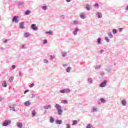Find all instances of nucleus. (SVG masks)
Returning a JSON list of instances; mask_svg holds the SVG:
<instances>
[{"mask_svg":"<svg viewBox=\"0 0 128 128\" xmlns=\"http://www.w3.org/2000/svg\"><path fill=\"white\" fill-rule=\"evenodd\" d=\"M55 108H56L58 110V114L59 116H61L62 114V106L60 105L56 104L55 105Z\"/></svg>","mask_w":128,"mask_h":128,"instance_id":"nucleus-1","label":"nucleus"},{"mask_svg":"<svg viewBox=\"0 0 128 128\" xmlns=\"http://www.w3.org/2000/svg\"><path fill=\"white\" fill-rule=\"evenodd\" d=\"M60 94H68L70 92V88H66L64 90H60Z\"/></svg>","mask_w":128,"mask_h":128,"instance_id":"nucleus-2","label":"nucleus"},{"mask_svg":"<svg viewBox=\"0 0 128 128\" xmlns=\"http://www.w3.org/2000/svg\"><path fill=\"white\" fill-rule=\"evenodd\" d=\"M11 122L10 120H5L4 122L2 123L3 126H8V124H10Z\"/></svg>","mask_w":128,"mask_h":128,"instance_id":"nucleus-3","label":"nucleus"},{"mask_svg":"<svg viewBox=\"0 0 128 128\" xmlns=\"http://www.w3.org/2000/svg\"><path fill=\"white\" fill-rule=\"evenodd\" d=\"M18 16H14L12 19V22H16V24H18Z\"/></svg>","mask_w":128,"mask_h":128,"instance_id":"nucleus-4","label":"nucleus"},{"mask_svg":"<svg viewBox=\"0 0 128 128\" xmlns=\"http://www.w3.org/2000/svg\"><path fill=\"white\" fill-rule=\"evenodd\" d=\"M106 80H104L103 82H101L100 84L99 85V86L100 88H104L106 86Z\"/></svg>","mask_w":128,"mask_h":128,"instance_id":"nucleus-5","label":"nucleus"},{"mask_svg":"<svg viewBox=\"0 0 128 128\" xmlns=\"http://www.w3.org/2000/svg\"><path fill=\"white\" fill-rule=\"evenodd\" d=\"M20 28H21V30H24L26 28L24 27V22H22L20 23Z\"/></svg>","mask_w":128,"mask_h":128,"instance_id":"nucleus-6","label":"nucleus"},{"mask_svg":"<svg viewBox=\"0 0 128 128\" xmlns=\"http://www.w3.org/2000/svg\"><path fill=\"white\" fill-rule=\"evenodd\" d=\"M31 28L33 30H38V28L36 26V24H32L31 25Z\"/></svg>","mask_w":128,"mask_h":128,"instance_id":"nucleus-7","label":"nucleus"},{"mask_svg":"<svg viewBox=\"0 0 128 128\" xmlns=\"http://www.w3.org/2000/svg\"><path fill=\"white\" fill-rule=\"evenodd\" d=\"M44 110H50L52 108V105H46L43 106Z\"/></svg>","mask_w":128,"mask_h":128,"instance_id":"nucleus-8","label":"nucleus"},{"mask_svg":"<svg viewBox=\"0 0 128 128\" xmlns=\"http://www.w3.org/2000/svg\"><path fill=\"white\" fill-rule=\"evenodd\" d=\"M78 30H80V29L76 28L73 32V34H74V36H76L78 34Z\"/></svg>","mask_w":128,"mask_h":128,"instance_id":"nucleus-9","label":"nucleus"},{"mask_svg":"<svg viewBox=\"0 0 128 128\" xmlns=\"http://www.w3.org/2000/svg\"><path fill=\"white\" fill-rule=\"evenodd\" d=\"M30 104H32V103L30 102V101H26L24 103L25 106H30Z\"/></svg>","mask_w":128,"mask_h":128,"instance_id":"nucleus-10","label":"nucleus"},{"mask_svg":"<svg viewBox=\"0 0 128 128\" xmlns=\"http://www.w3.org/2000/svg\"><path fill=\"white\" fill-rule=\"evenodd\" d=\"M98 112V108L96 107H93L91 112Z\"/></svg>","mask_w":128,"mask_h":128,"instance_id":"nucleus-11","label":"nucleus"},{"mask_svg":"<svg viewBox=\"0 0 128 128\" xmlns=\"http://www.w3.org/2000/svg\"><path fill=\"white\" fill-rule=\"evenodd\" d=\"M56 124H62V120H56Z\"/></svg>","mask_w":128,"mask_h":128,"instance_id":"nucleus-12","label":"nucleus"},{"mask_svg":"<svg viewBox=\"0 0 128 128\" xmlns=\"http://www.w3.org/2000/svg\"><path fill=\"white\" fill-rule=\"evenodd\" d=\"M96 16L98 18H102V13L98 12L96 14Z\"/></svg>","mask_w":128,"mask_h":128,"instance_id":"nucleus-13","label":"nucleus"},{"mask_svg":"<svg viewBox=\"0 0 128 128\" xmlns=\"http://www.w3.org/2000/svg\"><path fill=\"white\" fill-rule=\"evenodd\" d=\"M88 82L89 84H92V78H88Z\"/></svg>","mask_w":128,"mask_h":128,"instance_id":"nucleus-14","label":"nucleus"},{"mask_svg":"<svg viewBox=\"0 0 128 128\" xmlns=\"http://www.w3.org/2000/svg\"><path fill=\"white\" fill-rule=\"evenodd\" d=\"M53 33H54V32L52 31V30H50V31L46 32V34H49V36H52V34Z\"/></svg>","mask_w":128,"mask_h":128,"instance_id":"nucleus-15","label":"nucleus"},{"mask_svg":"<svg viewBox=\"0 0 128 128\" xmlns=\"http://www.w3.org/2000/svg\"><path fill=\"white\" fill-rule=\"evenodd\" d=\"M17 126L18 128H22V122H18L17 123Z\"/></svg>","mask_w":128,"mask_h":128,"instance_id":"nucleus-16","label":"nucleus"},{"mask_svg":"<svg viewBox=\"0 0 128 128\" xmlns=\"http://www.w3.org/2000/svg\"><path fill=\"white\" fill-rule=\"evenodd\" d=\"M121 104L124 106H126V100H122V102H121Z\"/></svg>","mask_w":128,"mask_h":128,"instance_id":"nucleus-17","label":"nucleus"},{"mask_svg":"<svg viewBox=\"0 0 128 128\" xmlns=\"http://www.w3.org/2000/svg\"><path fill=\"white\" fill-rule=\"evenodd\" d=\"M108 36L110 38H114V36L112 35V32H109L108 33Z\"/></svg>","mask_w":128,"mask_h":128,"instance_id":"nucleus-18","label":"nucleus"},{"mask_svg":"<svg viewBox=\"0 0 128 128\" xmlns=\"http://www.w3.org/2000/svg\"><path fill=\"white\" fill-rule=\"evenodd\" d=\"M80 18H82V20L86 18V15L83 14V13H82L80 14Z\"/></svg>","mask_w":128,"mask_h":128,"instance_id":"nucleus-19","label":"nucleus"},{"mask_svg":"<svg viewBox=\"0 0 128 128\" xmlns=\"http://www.w3.org/2000/svg\"><path fill=\"white\" fill-rule=\"evenodd\" d=\"M30 12H31L30 10H26L24 12V14H26V16H28V14H30Z\"/></svg>","mask_w":128,"mask_h":128,"instance_id":"nucleus-20","label":"nucleus"},{"mask_svg":"<svg viewBox=\"0 0 128 128\" xmlns=\"http://www.w3.org/2000/svg\"><path fill=\"white\" fill-rule=\"evenodd\" d=\"M97 42L98 44H102V38H98L97 40Z\"/></svg>","mask_w":128,"mask_h":128,"instance_id":"nucleus-21","label":"nucleus"},{"mask_svg":"<svg viewBox=\"0 0 128 128\" xmlns=\"http://www.w3.org/2000/svg\"><path fill=\"white\" fill-rule=\"evenodd\" d=\"M2 86H4V88H6V80H4L3 82L2 83Z\"/></svg>","mask_w":128,"mask_h":128,"instance_id":"nucleus-22","label":"nucleus"},{"mask_svg":"<svg viewBox=\"0 0 128 128\" xmlns=\"http://www.w3.org/2000/svg\"><path fill=\"white\" fill-rule=\"evenodd\" d=\"M100 100L102 104H104V102H106V99H104V98H101L100 99Z\"/></svg>","mask_w":128,"mask_h":128,"instance_id":"nucleus-23","label":"nucleus"},{"mask_svg":"<svg viewBox=\"0 0 128 128\" xmlns=\"http://www.w3.org/2000/svg\"><path fill=\"white\" fill-rule=\"evenodd\" d=\"M62 56H63V58L66 56L68 54V53L66 52H62Z\"/></svg>","mask_w":128,"mask_h":128,"instance_id":"nucleus-24","label":"nucleus"},{"mask_svg":"<svg viewBox=\"0 0 128 128\" xmlns=\"http://www.w3.org/2000/svg\"><path fill=\"white\" fill-rule=\"evenodd\" d=\"M86 8L87 10H90V6L88 4H86Z\"/></svg>","mask_w":128,"mask_h":128,"instance_id":"nucleus-25","label":"nucleus"},{"mask_svg":"<svg viewBox=\"0 0 128 128\" xmlns=\"http://www.w3.org/2000/svg\"><path fill=\"white\" fill-rule=\"evenodd\" d=\"M76 124H78V120H74L72 121V126H76Z\"/></svg>","mask_w":128,"mask_h":128,"instance_id":"nucleus-26","label":"nucleus"},{"mask_svg":"<svg viewBox=\"0 0 128 128\" xmlns=\"http://www.w3.org/2000/svg\"><path fill=\"white\" fill-rule=\"evenodd\" d=\"M54 122V119L52 117L50 118V122H51V124H52Z\"/></svg>","mask_w":128,"mask_h":128,"instance_id":"nucleus-27","label":"nucleus"},{"mask_svg":"<svg viewBox=\"0 0 128 128\" xmlns=\"http://www.w3.org/2000/svg\"><path fill=\"white\" fill-rule=\"evenodd\" d=\"M9 108H10V110H13V112H16V109L14 108V107L10 106Z\"/></svg>","mask_w":128,"mask_h":128,"instance_id":"nucleus-28","label":"nucleus"},{"mask_svg":"<svg viewBox=\"0 0 128 128\" xmlns=\"http://www.w3.org/2000/svg\"><path fill=\"white\" fill-rule=\"evenodd\" d=\"M24 4V2H19L18 4V6H22Z\"/></svg>","mask_w":128,"mask_h":128,"instance_id":"nucleus-29","label":"nucleus"},{"mask_svg":"<svg viewBox=\"0 0 128 128\" xmlns=\"http://www.w3.org/2000/svg\"><path fill=\"white\" fill-rule=\"evenodd\" d=\"M71 70H72V68L70 67H68V68L66 69V72H70Z\"/></svg>","mask_w":128,"mask_h":128,"instance_id":"nucleus-30","label":"nucleus"},{"mask_svg":"<svg viewBox=\"0 0 128 128\" xmlns=\"http://www.w3.org/2000/svg\"><path fill=\"white\" fill-rule=\"evenodd\" d=\"M36 110H34L32 112V116H34L36 114Z\"/></svg>","mask_w":128,"mask_h":128,"instance_id":"nucleus-31","label":"nucleus"},{"mask_svg":"<svg viewBox=\"0 0 128 128\" xmlns=\"http://www.w3.org/2000/svg\"><path fill=\"white\" fill-rule=\"evenodd\" d=\"M61 102H62V104H68V100H62L61 101Z\"/></svg>","mask_w":128,"mask_h":128,"instance_id":"nucleus-32","label":"nucleus"},{"mask_svg":"<svg viewBox=\"0 0 128 128\" xmlns=\"http://www.w3.org/2000/svg\"><path fill=\"white\" fill-rule=\"evenodd\" d=\"M42 8L44 10H48V6H42Z\"/></svg>","mask_w":128,"mask_h":128,"instance_id":"nucleus-33","label":"nucleus"},{"mask_svg":"<svg viewBox=\"0 0 128 128\" xmlns=\"http://www.w3.org/2000/svg\"><path fill=\"white\" fill-rule=\"evenodd\" d=\"M28 36H30V33H28V32L25 33L24 37L25 38H28Z\"/></svg>","mask_w":128,"mask_h":128,"instance_id":"nucleus-34","label":"nucleus"},{"mask_svg":"<svg viewBox=\"0 0 128 128\" xmlns=\"http://www.w3.org/2000/svg\"><path fill=\"white\" fill-rule=\"evenodd\" d=\"M106 72H112V69L110 68H106Z\"/></svg>","mask_w":128,"mask_h":128,"instance_id":"nucleus-35","label":"nucleus"},{"mask_svg":"<svg viewBox=\"0 0 128 128\" xmlns=\"http://www.w3.org/2000/svg\"><path fill=\"white\" fill-rule=\"evenodd\" d=\"M116 32H118V30H116V29H113L112 30V33L115 34H116Z\"/></svg>","mask_w":128,"mask_h":128,"instance_id":"nucleus-36","label":"nucleus"},{"mask_svg":"<svg viewBox=\"0 0 128 128\" xmlns=\"http://www.w3.org/2000/svg\"><path fill=\"white\" fill-rule=\"evenodd\" d=\"M12 80H14V77H10L9 78V82H12Z\"/></svg>","mask_w":128,"mask_h":128,"instance_id":"nucleus-37","label":"nucleus"},{"mask_svg":"<svg viewBox=\"0 0 128 128\" xmlns=\"http://www.w3.org/2000/svg\"><path fill=\"white\" fill-rule=\"evenodd\" d=\"M104 40H106V42H110V40H109L108 38L105 37Z\"/></svg>","mask_w":128,"mask_h":128,"instance_id":"nucleus-38","label":"nucleus"},{"mask_svg":"<svg viewBox=\"0 0 128 128\" xmlns=\"http://www.w3.org/2000/svg\"><path fill=\"white\" fill-rule=\"evenodd\" d=\"M100 68V65H97L95 66V68L96 70H98V68Z\"/></svg>","mask_w":128,"mask_h":128,"instance_id":"nucleus-39","label":"nucleus"},{"mask_svg":"<svg viewBox=\"0 0 128 128\" xmlns=\"http://www.w3.org/2000/svg\"><path fill=\"white\" fill-rule=\"evenodd\" d=\"M86 128H92V124H88L86 126Z\"/></svg>","mask_w":128,"mask_h":128,"instance_id":"nucleus-40","label":"nucleus"},{"mask_svg":"<svg viewBox=\"0 0 128 128\" xmlns=\"http://www.w3.org/2000/svg\"><path fill=\"white\" fill-rule=\"evenodd\" d=\"M74 24H78V20H74Z\"/></svg>","mask_w":128,"mask_h":128,"instance_id":"nucleus-41","label":"nucleus"},{"mask_svg":"<svg viewBox=\"0 0 128 128\" xmlns=\"http://www.w3.org/2000/svg\"><path fill=\"white\" fill-rule=\"evenodd\" d=\"M48 43V40H46V39H45L44 40V44H47Z\"/></svg>","mask_w":128,"mask_h":128,"instance_id":"nucleus-42","label":"nucleus"},{"mask_svg":"<svg viewBox=\"0 0 128 128\" xmlns=\"http://www.w3.org/2000/svg\"><path fill=\"white\" fill-rule=\"evenodd\" d=\"M50 60H54V56H53L50 55Z\"/></svg>","mask_w":128,"mask_h":128,"instance_id":"nucleus-43","label":"nucleus"},{"mask_svg":"<svg viewBox=\"0 0 128 128\" xmlns=\"http://www.w3.org/2000/svg\"><path fill=\"white\" fill-rule=\"evenodd\" d=\"M44 64H48V61L46 60V59H44Z\"/></svg>","mask_w":128,"mask_h":128,"instance_id":"nucleus-44","label":"nucleus"},{"mask_svg":"<svg viewBox=\"0 0 128 128\" xmlns=\"http://www.w3.org/2000/svg\"><path fill=\"white\" fill-rule=\"evenodd\" d=\"M34 86V84L32 83V84H31L29 86V87H30V88H32Z\"/></svg>","mask_w":128,"mask_h":128,"instance_id":"nucleus-45","label":"nucleus"},{"mask_svg":"<svg viewBox=\"0 0 128 128\" xmlns=\"http://www.w3.org/2000/svg\"><path fill=\"white\" fill-rule=\"evenodd\" d=\"M94 6H96L97 8H98V6H100V5H98V4L96 3L94 4Z\"/></svg>","mask_w":128,"mask_h":128,"instance_id":"nucleus-46","label":"nucleus"},{"mask_svg":"<svg viewBox=\"0 0 128 128\" xmlns=\"http://www.w3.org/2000/svg\"><path fill=\"white\" fill-rule=\"evenodd\" d=\"M66 128H70V124H66Z\"/></svg>","mask_w":128,"mask_h":128,"instance_id":"nucleus-47","label":"nucleus"},{"mask_svg":"<svg viewBox=\"0 0 128 128\" xmlns=\"http://www.w3.org/2000/svg\"><path fill=\"white\" fill-rule=\"evenodd\" d=\"M104 50H100V54H104Z\"/></svg>","mask_w":128,"mask_h":128,"instance_id":"nucleus-48","label":"nucleus"},{"mask_svg":"<svg viewBox=\"0 0 128 128\" xmlns=\"http://www.w3.org/2000/svg\"><path fill=\"white\" fill-rule=\"evenodd\" d=\"M30 92V90H26L24 92V94H26V92Z\"/></svg>","mask_w":128,"mask_h":128,"instance_id":"nucleus-49","label":"nucleus"},{"mask_svg":"<svg viewBox=\"0 0 128 128\" xmlns=\"http://www.w3.org/2000/svg\"><path fill=\"white\" fill-rule=\"evenodd\" d=\"M124 29L122 28H119V32H122V30H123Z\"/></svg>","mask_w":128,"mask_h":128,"instance_id":"nucleus-50","label":"nucleus"},{"mask_svg":"<svg viewBox=\"0 0 128 128\" xmlns=\"http://www.w3.org/2000/svg\"><path fill=\"white\" fill-rule=\"evenodd\" d=\"M60 18L64 19V15H61V16H60Z\"/></svg>","mask_w":128,"mask_h":128,"instance_id":"nucleus-51","label":"nucleus"},{"mask_svg":"<svg viewBox=\"0 0 128 128\" xmlns=\"http://www.w3.org/2000/svg\"><path fill=\"white\" fill-rule=\"evenodd\" d=\"M100 76H104V72H100Z\"/></svg>","mask_w":128,"mask_h":128,"instance_id":"nucleus-52","label":"nucleus"},{"mask_svg":"<svg viewBox=\"0 0 128 128\" xmlns=\"http://www.w3.org/2000/svg\"><path fill=\"white\" fill-rule=\"evenodd\" d=\"M12 70H14V68H16V66H15V65H12Z\"/></svg>","mask_w":128,"mask_h":128,"instance_id":"nucleus-53","label":"nucleus"},{"mask_svg":"<svg viewBox=\"0 0 128 128\" xmlns=\"http://www.w3.org/2000/svg\"><path fill=\"white\" fill-rule=\"evenodd\" d=\"M22 48H26V45L23 44V45L22 46Z\"/></svg>","mask_w":128,"mask_h":128,"instance_id":"nucleus-54","label":"nucleus"},{"mask_svg":"<svg viewBox=\"0 0 128 128\" xmlns=\"http://www.w3.org/2000/svg\"><path fill=\"white\" fill-rule=\"evenodd\" d=\"M66 2H72V0H66Z\"/></svg>","mask_w":128,"mask_h":128,"instance_id":"nucleus-55","label":"nucleus"},{"mask_svg":"<svg viewBox=\"0 0 128 128\" xmlns=\"http://www.w3.org/2000/svg\"><path fill=\"white\" fill-rule=\"evenodd\" d=\"M4 42V44H6V42H8V40H5Z\"/></svg>","mask_w":128,"mask_h":128,"instance_id":"nucleus-56","label":"nucleus"},{"mask_svg":"<svg viewBox=\"0 0 128 128\" xmlns=\"http://www.w3.org/2000/svg\"><path fill=\"white\" fill-rule=\"evenodd\" d=\"M36 96V95H34V94H32V98H34Z\"/></svg>","mask_w":128,"mask_h":128,"instance_id":"nucleus-57","label":"nucleus"},{"mask_svg":"<svg viewBox=\"0 0 128 128\" xmlns=\"http://www.w3.org/2000/svg\"><path fill=\"white\" fill-rule=\"evenodd\" d=\"M19 76H22V73L20 72H19Z\"/></svg>","mask_w":128,"mask_h":128,"instance_id":"nucleus-58","label":"nucleus"},{"mask_svg":"<svg viewBox=\"0 0 128 128\" xmlns=\"http://www.w3.org/2000/svg\"><path fill=\"white\" fill-rule=\"evenodd\" d=\"M66 66H67L66 64H64L63 65V66H64V68H66Z\"/></svg>","mask_w":128,"mask_h":128,"instance_id":"nucleus-59","label":"nucleus"},{"mask_svg":"<svg viewBox=\"0 0 128 128\" xmlns=\"http://www.w3.org/2000/svg\"><path fill=\"white\" fill-rule=\"evenodd\" d=\"M126 10H128V6L126 8Z\"/></svg>","mask_w":128,"mask_h":128,"instance_id":"nucleus-60","label":"nucleus"},{"mask_svg":"<svg viewBox=\"0 0 128 128\" xmlns=\"http://www.w3.org/2000/svg\"><path fill=\"white\" fill-rule=\"evenodd\" d=\"M0 48V50H4V48H2V47Z\"/></svg>","mask_w":128,"mask_h":128,"instance_id":"nucleus-61","label":"nucleus"},{"mask_svg":"<svg viewBox=\"0 0 128 128\" xmlns=\"http://www.w3.org/2000/svg\"><path fill=\"white\" fill-rule=\"evenodd\" d=\"M44 114H46V110H45V111H44Z\"/></svg>","mask_w":128,"mask_h":128,"instance_id":"nucleus-62","label":"nucleus"},{"mask_svg":"<svg viewBox=\"0 0 128 128\" xmlns=\"http://www.w3.org/2000/svg\"><path fill=\"white\" fill-rule=\"evenodd\" d=\"M0 101L2 102V99H0Z\"/></svg>","mask_w":128,"mask_h":128,"instance_id":"nucleus-63","label":"nucleus"}]
</instances>
